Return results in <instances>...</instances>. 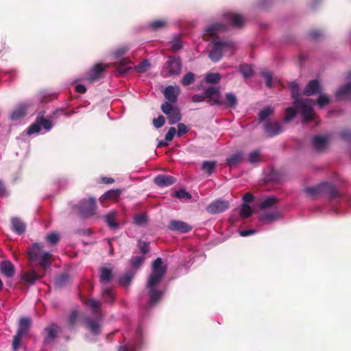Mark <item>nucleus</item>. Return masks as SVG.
Masks as SVG:
<instances>
[{
  "instance_id": "obj_1",
  "label": "nucleus",
  "mask_w": 351,
  "mask_h": 351,
  "mask_svg": "<svg viewBox=\"0 0 351 351\" xmlns=\"http://www.w3.org/2000/svg\"><path fill=\"white\" fill-rule=\"evenodd\" d=\"M167 265L163 264V261L160 257L157 258L152 263V272L148 278L146 285L149 296L147 304L149 306H153L158 304L164 295V291L158 289L156 286L161 282L167 272Z\"/></svg>"
},
{
  "instance_id": "obj_2",
  "label": "nucleus",
  "mask_w": 351,
  "mask_h": 351,
  "mask_svg": "<svg viewBox=\"0 0 351 351\" xmlns=\"http://www.w3.org/2000/svg\"><path fill=\"white\" fill-rule=\"evenodd\" d=\"M44 245L40 243H34L27 250L26 254L30 263L46 269L53 262L52 254L43 251Z\"/></svg>"
},
{
  "instance_id": "obj_3",
  "label": "nucleus",
  "mask_w": 351,
  "mask_h": 351,
  "mask_svg": "<svg viewBox=\"0 0 351 351\" xmlns=\"http://www.w3.org/2000/svg\"><path fill=\"white\" fill-rule=\"evenodd\" d=\"M300 112L302 117V122H307V99H295L293 103V106L289 107L285 110V121L289 122L292 121L297 113Z\"/></svg>"
},
{
  "instance_id": "obj_4",
  "label": "nucleus",
  "mask_w": 351,
  "mask_h": 351,
  "mask_svg": "<svg viewBox=\"0 0 351 351\" xmlns=\"http://www.w3.org/2000/svg\"><path fill=\"white\" fill-rule=\"evenodd\" d=\"M182 62L179 56H169L163 66L162 73L165 77L179 75L181 73Z\"/></svg>"
},
{
  "instance_id": "obj_5",
  "label": "nucleus",
  "mask_w": 351,
  "mask_h": 351,
  "mask_svg": "<svg viewBox=\"0 0 351 351\" xmlns=\"http://www.w3.org/2000/svg\"><path fill=\"white\" fill-rule=\"evenodd\" d=\"M234 43L232 42L225 40H215L213 43L212 50L209 53V58L215 62H218L221 56L222 53L226 51L234 49Z\"/></svg>"
},
{
  "instance_id": "obj_6",
  "label": "nucleus",
  "mask_w": 351,
  "mask_h": 351,
  "mask_svg": "<svg viewBox=\"0 0 351 351\" xmlns=\"http://www.w3.org/2000/svg\"><path fill=\"white\" fill-rule=\"evenodd\" d=\"M324 192L328 193L332 199L339 197V192L332 184L325 182L316 186L308 187V196L315 197Z\"/></svg>"
},
{
  "instance_id": "obj_7",
  "label": "nucleus",
  "mask_w": 351,
  "mask_h": 351,
  "mask_svg": "<svg viewBox=\"0 0 351 351\" xmlns=\"http://www.w3.org/2000/svg\"><path fill=\"white\" fill-rule=\"evenodd\" d=\"M162 112L167 115L168 121L170 125H174L182 119L180 110L173 107L169 102L165 101L161 106Z\"/></svg>"
},
{
  "instance_id": "obj_8",
  "label": "nucleus",
  "mask_w": 351,
  "mask_h": 351,
  "mask_svg": "<svg viewBox=\"0 0 351 351\" xmlns=\"http://www.w3.org/2000/svg\"><path fill=\"white\" fill-rule=\"evenodd\" d=\"M96 201L93 197L83 199L78 205L80 215L84 217H88L95 214Z\"/></svg>"
},
{
  "instance_id": "obj_9",
  "label": "nucleus",
  "mask_w": 351,
  "mask_h": 351,
  "mask_svg": "<svg viewBox=\"0 0 351 351\" xmlns=\"http://www.w3.org/2000/svg\"><path fill=\"white\" fill-rule=\"evenodd\" d=\"M230 206L229 202L224 199H218L212 202L206 207V211L210 214H217L224 212Z\"/></svg>"
},
{
  "instance_id": "obj_10",
  "label": "nucleus",
  "mask_w": 351,
  "mask_h": 351,
  "mask_svg": "<svg viewBox=\"0 0 351 351\" xmlns=\"http://www.w3.org/2000/svg\"><path fill=\"white\" fill-rule=\"evenodd\" d=\"M264 130L268 137H273L280 134L282 132V127L278 121H265Z\"/></svg>"
},
{
  "instance_id": "obj_11",
  "label": "nucleus",
  "mask_w": 351,
  "mask_h": 351,
  "mask_svg": "<svg viewBox=\"0 0 351 351\" xmlns=\"http://www.w3.org/2000/svg\"><path fill=\"white\" fill-rule=\"evenodd\" d=\"M168 228L180 233H186L192 230V227L187 223L179 220H171L168 225Z\"/></svg>"
},
{
  "instance_id": "obj_12",
  "label": "nucleus",
  "mask_w": 351,
  "mask_h": 351,
  "mask_svg": "<svg viewBox=\"0 0 351 351\" xmlns=\"http://www.w3.org/2000/svg\"><path fill=\"white\" fill-rule=\"evenodd\" d=\"M206 98H210L213 101L212 104L218 106L223 105V101L220 99V93L218 88L210 86L204 92Z\"/></svg>"
},
{
  "instance_id": "obj_13",
  "label": "nucleus",
  "mask_w": 351,
  "mask_h": 351,
  "mask_svg": "<svg viewBox=\"0 0 351 351\" xmlns=\"http://www.w3.org/2000/svg\"><path fill=\"white\" fill-rule=\"evenodd\" d=\"M59 327L56 324H51L45 328L46 336L44 338V343L49 344L52 343L58 335Z\"/></svg>"
},
{
  "instance_id": "obj_14",
  "label": "nucleus",
  "mask_w": 351,
  "mask_h": 351,
  "mask_svg": "<svg viewBox=\"0 0 351 351\" xmlns=\"http://www.w3.org/2000/svg\"><path fill=\"white\" fill-rule=\"evenodd\" d=\"M154 181L157 186L165 187L176 183V178L169 175L160 174L154 178Z\"/></svg>"
},
{
  "instance_id": "obj_15",
  "label": "nucleus",
  "mask_w": 351,
  "mask_h": 351,
  "mask_svg": "<svg viewBox=\"0 0 351 351\" xmlns=\"http://www.w3.org/2000/svg\"><path fill=\"white\" fill-rule=\"evenodd\" d=\"M163 93L168 102L176 103L180 93V88L170 85L165 89Z\"/></svg>"
},
{
  "instance_id": "obj_16",
  "label": "nucleus",
  "mask_w": 351,
  "mask_h": 351,
  "mask_svg": "<svg viewBox=\"0 0 351 351\" xmlns=\"http://www.w3.org/2000/svg\"><path fill=\"white\" fill-rule=\"evenodd\" d=\"M106 68V66L102 63L96 64L91 70V73L87 79L88 81L90 83H93L100 79L102 77L101 74Z\"/></svg>"
},
{
  "instance_id": "obj_17",
  "label": "nucleus",
  "mask_w": 351,
  "mask_h": 351,
  "mask_svg": "<svg viewBox=\"0 0 351 351\" xmlns=\"http://www.w3.org/2000/svg\"><path fill=\"white\" fill-rule=\"evenodd\" d=\"M224 16L230 25L234 27H241L244 23L243 16L237 13L228 12L224 14Z\"/></svg>"
},
{
  "instance_id": "obj_18",
  "label": "nucleus",
  "mask_w": 351,
  "mask_h": 351,
  "mask_svg": "<svg viewBox=\"0 0 351 351\" xmlns=\"http://www.w3.org/2000/svg\"><path fill=\"white\" fill-rule=\"evenodd\" d=\"M1 274L7 278H11L14 275L15 267L10 261H3L0 264Z\"/></svg>"
},
{
  "instance_id": "obj_19",
  "label": "nucleus",
  "mask_w": 351,
  "mask_h": 351,
  "mask_svg": "<svg viewBox=\"0 0 351 351\" xmlns=\"http://www.w3.org/2000/svg\"><path fill=\"white\" fill-rule=\"evenodd\" d=\"M86 328L95 335H97L101 332L100 324L90 317H86L84 320Z\"/></svg>"
},
{
  "instance_id": "obj_20",
  "label": "nucleus",
  "mask_w": 351,
  "mask_h": 351,
  "mask_svg": "<svg viewBox=\"0 0 351 351\" xmlns=\"http://www.w3.org/2000/svg\"><path fill=\"white\" fill-rule=\"evenodd\" d=\"M329 138L326 136H316L313 138V144L315 149L317 151H323L328 145Z\"/></svg>"
},
{
  "instance_id": "obj_21",
  "label": "nucleus",
  "mask_w": 351,
  "mask_h": 351,
  "mask_svg": "<svg viewBox=\"0 0 351 351\" xmlns=\"http://www.w3.org/2000/svg\"><path fill=\"white\" fill-rule=\"evenodd\" d=\"M351 95V84H347L340 87L335 93V97L338 101L346 99Z\"/></svg>"
},
{
  "instance_id": "obj_22",
  "label": "nucleus",
  "mask_w": 351,
  "mask_h": 351,
  "mask_svg": "<svg viewBox=\"0 0 351 351\" xmlns=\"http://www.w3.org/2000/svg\"><path fill=\"white\" fill-rule=\"evenodd\" d=\"M11 227L12 230L18 234H23L26 229L25 223L18 217H13L11 219Z\"/></svg>"
},
{
  "instance_id": "obj_23",
  "label": "nucleus",
  "mask_w": 351,
  "mask_h": 351,
  "mask_svg": "<svg viewBox=\"0 0 351 351\" xmlns=\"http://www.w3.org/2000/svg\"><path fill=\"white\" fill-rule=\"evenodd\" d=\"M121 193V191L120 189L109 190L100 197L99 201L103 204L106 200H117L119 199Z\"/></svg>"
},
{
  "instance_id": "obj_24",
  "label": "nucleus",
  "mask_w": 351,
  "mask_h": 351,
  "mask_svg": "<svg viewBox=\"0 0 351 351\" xmlns=\"http://www.w3.org/2000/svg\"><path fill=\"white\" fill-rule=\"evenodd\" d=\"M112 278L113 274L112 269L104 267L99 269V281L101 283H108Z\"/></svg>"
},
{
  "instance_id": "obj_25",
  "label": "nucleus",
  "mask_w": 351,
  "mask_h": 351,
  "mask_svg": "<svg viewBox=\"0 0 351 351\" xmlns=\"http://www.w3.org/2000/svg\"><path fill=\"white\" fill-rule=\"evenodd\" d=\"M226 29L227 26L225 24L217 23L208 27L206 29V34L210 36H215L218 32L226 31Z\"/></svg>"
},
{
  "instance_id": "obj_26",
  "label": "nucleus",
  "mask_w": 351,
  "mask_h": 351,
  "mask_svg": "<svg viewBox=\"0 0 351 351\" xmlns=\"http://www.w3.org/2000/svg\"><path fill=\"white\" fill-rule=\"evenodd\" d=\"M40 276L35 271H29L23 274L21 276V280L25 282H27L30 285H34L36 280L40 279Z\"/></svg>"
},
{
  "instance_id": "obj_27",
  "label": "nucleus",
  "mask_w": 351,
  "mask_h": 351,
  "mask_svg": "<svg viewBox=\"0 0 351 351\" xmlns=\"http://www.w3.org/2000/svg\"><path fill=\"white\" fill-rule=\"evenodd\" d=\"M132 64L129 58H123L117 65V71L121 75H124L131 69L130 64Z\"/></svg>"
},
{
  "instance_id": "obj_28",
  "label": "nucleus",
  "mask_w": 351,
  "mask_h": 351,
  "mask_svg": "<svg viewBox=\"0 0 351 351\" xmlns=\"http://www.w3.org/2000/svg\"><path fill=\"white\" fill-rule=\"evenodd\" d=\"M279 202V199L274 196L265 197L259 205L261 210H265L272 207Z\"/></svg>"
},
{
  "instance_id": "obj_29",
  "label": "nucleus",
  "mask_w": 351,
  "mask_h": 351,
  "mask_svg": "<svg viewBox=\"0 0 351 351\" xmlns=\"http://www.w3.org/2000/svg\"><path fill=\"white\" fill-rule=\"evenodd\" d=\"M101 294L104 302L112 304L114 302V293L112 289L104 287L101 290Z\"/></svg>"
},
{
  "instance_id": "obj_30",
  "label": "nucleus",
  "mask_w": 351,
  "mask_h": 351,
  "mask_svg": "<svg viewBox=\"0 0 351 351\" xmlns=\"http://www.w3.org/2000/svg\"><path fill=\"white\" fill-rule=\"evenodd\" d=\"M31 326V319L28 317H23L20 319L19 328L17 332L25 335L27 333L29 328Z\"/></svg>"
},
{
  "instance_id": "obj_31",
  "label": "nucleus",
  "mask_w": 351,
  "mask_h": 351,
  "mask_svg": "<svg viewBox=\"0 0 351 351\" xmlns=\"http://www.w3.org/2000/svg\"><path fill=\"white\" fill-rule=\"evenodd\" d=\"M322 88L317 80L308 82V96L320 94Z\"/></svg>"
},
{
  "instance_id": "obj_32",
  "label": "nucleus",
  "mask_w": 351,
  "mask_h": 351,
  "mask_svg": "<svg viewBox=\"0 0 351 351\" xmlns=\"http://www.w3.org/2000/svg\"><path fill=\"white\" fill-rule=\"evenodd\" d=\"M70 282V276L67 274H62L58 276L55 280V286L62 289L66 287Z\"/></svg>"
},
{
  "instance_id": "obj_33",
  "label": "nucleus",
  "mask_w": 351,
  "mask_h": 351,
  "mask_svg": "<svg viewBox=\"0 0 351 351\" xmlns=\"http://www.w3.org/2000/svg\"><path fill=\"white\" fill-rule=\"evenodd\" d=\"M243 159V154L241 152H237L232 154L227 158V164L230 167H236L239 165Z\"/></svg>"
},
{
  "instance_id": "obj_34",
  "label": "nucleus",
  "mask_w": 351,
  "mask_h": 351,
  "mask_svg": "<svg viewBox=\"0 0 351 351\" xmlns=\"http://www.w3.org/2000/svg\"><path fill=\"white\" fill-rule=\"evenodd\" d=\"M217 165V162L214 160H205L202 162L201 169L202 171H205L208 175H211Z\"/></svg>"
},
{
  "instance_id": "obj_35",
  "label": "nucleus",
  "mask_w": 351,
  "mask_h": 351,
  "mask_svg": "<svg viewBox=\"0 0 351 351\" xmlns=\"http://www.w3.org/2000/svg\"><path fill=\"white\" fill-rule=\"evenodd\" d=\"M27 108L25 106H20L15 109L10 114V119L12 121L19 120L23 117H24L27 112Z\"/></svg>"
},
{
  "instance_id": "obj_36",
  "label": "nucleus",
  "mask_w": 351,
  "mask_h": 351,
  "mask_svg": "<svg viewBox=\"0 0 351 351\" xmlns=\"http://www.w3.org/2000/svg\"><path fill=\"white\" fill-rule=\"evenodd\" d=\"M280 217L279 212H272V213H267L261 215L260 219L263 221L267 223H271L276 219H278Z\"/></svg>"
},
{
  "instance_id": "obj_37",
  "label": "nucleus",
  "mask_w": 351,
  "mask_h": 351,
  "mask_svg": "<svg viewBox=\"0 0 351 351\" xmlns=\"http://www.w3.org/2000/svg\"><path fill=\"white\" fill-rule=\"evenodd\" d=\"M37 120H38V123L40 126H43L45 130H49L52 128V123L50 119H45L44 117V114L40 112L36 117Z\"/></svg>"
},
{
  "instance_id": "obj_38",
  "label": "nucleus",
  "mask_w": 351,
  "mask_h": 351,
  "mask_svg": "<svg viewBox=\"0 0 351 351\" xmlns=\"http://www.w3.org/2000/svg\"><path fill=\"white\" fill-rule=\"evenodd\" d=\"M223 102L228 107L234 108L237 105V99L232 93H228L226 94V101Z\"/></svg>"
},
{
  "instance_id": "obj_39",
  "label": "nucleus",
  "mask_w": 351,
  "mask_h": 351,
  "mask_svg": "<svg viewBox=\"0 0 351 351\" xmlns=\"http://www.w3.org/2000/svg\"><path fill=\"white\" fill-rule=\"evenodd\" d=\"M239 71L244 78H249L253 74V71L250 64H242L239 66Z\"/></svg>"
},
{
  "instance_id": "obj_40",
  "label": "nucleus",
  "mask_w": 351,
  "mask_h": 351,
  "mask_svg": "<svg viewBox=\"0 0 351 351\" xmlns=\"http://www.w3.org/2000/svg\"><path fill=\"white\" fill-rule=\"evenodd\" d=\"M105 221L108 226L112 229H116L118 227V223L115 221V213H110L105 216Z\"/></svg>"
},
{
  "instance_id": "obj_41",
  "label": "nucleus",
  "mask_w": 351,
  "mask_h": 351,
  "mask_svg": "<svg viewBox=\"0 0 351 351\" xmlns=\"http://www.w3.org/2000/svg\"><path fill=\"white\" fill-rule=\"evenodd\" d=\"M273 113V108L271 106H267L260 111L258 114V119L260 121H263Z\"/></svg>"
},
{
  "instance_id": "obj_42",
  "label": "nucleus",
  "mask_w": 351,
  "mask_h": 351,
  "mask_svg": "<svg viewBox=\"0 0 351 351\" xmlns=\"http://www.w3.org/2000/svg\"><path fill=\"white\" fill-rule=\"evenodd\" d=\"M86 304L92 308L93 313H98L101 309L100 302L94 298L88 299L86 302Z\"/></svg>"
},
{
  "instance_id": "obj_43",
  "label": "nucleus",
  "mask_w": 351,
  "mask_h": 351,
  "mask_svg": "<svg viewBox=\"0 0 351 351\" xmlns=\"http://www.w3.org/2000/svg\"><path fill=\"white\" fill-rule=\"evenodd\" d=\"M289 88L291 89V97L295 99H300V88L299 85L295 82H292L289 84Z\"/></svg>"
},
{
  "instance_id": "obj_44",
  "label": "nucleus",
  "mask_w": 351,
  "mask_h": 351,
  "mask_svg": "<svg viewBox=\"0 0 351 351\" xmlns=\"http://www.w3.org/2000/svg\"><path fill=\"white\" fill-rule=\"evenodd\" d=\"M315 104H317L320 108L330 104V100L326 95H319L318 98L315 100Z\"/></svg>"
},
{
  "instance_id": "obj_45",
  "label": "nucleus",
  "mask_w": 351,
  "mask_h": 351,
  "mask_svg": "<svg viewBox=\"0 0 351 351\" xmlns=\"http://www.w3.org/2000/svg\"><path fill=\"white\" fill-rule=\"evenodd\" d=\"M145 261V257L143 256H132L130 259V264L132 267L138 269L141 267Z\"/></svg>"
},
{
  "instance_id": "obj_46",
  "label": "nucleus",
  "mask_w": 351,
  "mask_h": 351,
  "mask_svg": "<svg viewBox=\"0 0 351 351\" xmlns=\"http://www.w3.org/2000/svg\"><path fill=\"white\" fill-rule=\"evenodd\" d=\"M195 76L193 73H187L182 80V84L184 86H189L195 82Z\"/></svg>"
},
{
  "instance_id": "obj_47",
  "label": "nucleus",
  "mask_w": 351,
  "mask_h": 351,
  "mask_svg": "<svg viewBox=\"0 0 351 351\" xmlns=\"http://www.w3.org/2000/svg\"><path fill=\"white\" fill-rule=\"evenodd\" d=\"M40 130V126L38 123V120L36 119L35 121L32 123L27 128V133L29 135H31L34 133L39 132Z\"/></svg>"
},
{
  "instance_id": "obj_48",
  "label": "nucleus",
  "mask_w": 351,
  "mask_h": 351,
  "mask_svg": "<svg viewBox=\"0 0 351 351\" xmlns=\"http://www.w3.org/2000/svg\"><path fill=\"white\" fill-rule=\"evenodd\" d=\"M252 215V209L247 204H243L241 210L240 215L242 218L246 219Z\"/></svg>"
},
{
  "instance_id": "obj_49",
  "label": "nucleus",
  "mask_w": 351,
  "mask_h": 351,
  "mask_svg": "<svg viewBox=\"0 0 351 351\" xmlns=\"http://www.w3.org/2000/svg\"><path fill=\"white\" fill-rule=\"evenodd\" d=\"M150 67L149 62L147 60H144L140 64L135 66V69L138 73H144Z\"/></svg>"
},
{
  "instance_id": "obj_50",
  "label": "nucleus",
  "mask_w": 351,
  "mask_h": 351,
  "mask_svg": "<svg viewBox=\"0 0 351 351\" xmlns=\"http://www.w3.org/2000/svg\"><path fill=\"white\" fill-rule=\"evenodd\" d=\"M45 240L50 245H54L59 241L60 237L58 234L52 232L46 236Z\"/></svg>"
},
{
  "instance_id": "obj_51",
  "label": "nucleus",
  "mask_w": 351,
  "mask_h": 351,
  "mask_svg": "<svg viewBox=\"0 0 351 351\" xmlns=\"http://www.w3.org/2000/svg\"><path fill=\"white\" fill-rule=\"evenodd\" d=\"M129 49L130 47L127 45L121 46L114 51L113 56L115 58H119L126 53Z\"/></svg>"
},
{
  "instance_id": "obj_52",
  "label": "nucleus",
  "mask_w": 351,
  "mask_h": 351,
  "mask_svg": "<svg viewBox=\"0 0 351 351\" xmlns=\"http://www.w3.org/2000/svg\"><path fill=\"white\" fill-rule=\"evenodd\" d=\"M205 80L208 83L217 84L221 80V76L219 73H208L206 75Z\"/></svg>"
},
{
  "instance_id": "obj_53",
  "label": "nucleus",
  "mask_w": 351,
  "mask_h": 351,
  "mask_svg": "<svg viewBox=\"0 0 351 351\" xmlns=\"http://www.w3.org/2000/svg\"><path fill=\"white\" fill-rule=\"evenodd\" d=\"M167 23L164 20L154 21L150 23L149 27L154 30H158L166 27Z\"/></svg>"
},
{
  "instance_id": "obj_54",
  "label": "nucleus",
  "mask_w": 351,
  "mask_h": 351,
  "mask_svg": "<svg viewBox=\"0 0 351 351\" xmlns=\"http://www.w3.org/2000/svg\"><path fill=\"white\" fill-rule=\"evenodd\" d=\"M175 195L180 199H184L186 200H188L191 199L192 197L191 195L189 192L186 191L185 189H180L179 191H176Z\"/></svg>"
},
{
  "instance_id": "obj_55",
  "label": "nucleus",
  "mask_w": 351,
  "mask_h": 351,
  "mask_svg": "<svg viewBox=\"0 0 351 351\" xmlns=\"http://www.w3.org/2000/svg\"><path fill=\"white\" fill-rule=\"evenodd\" d=\"M57 98V95L56 93H50L45 94L39 98V101L40 103H48L50 102Z\"/></svg>"
},
{
  "instance_id": "obj_56",
  "label": "nucleus",
  "mask_w": 351,
  "mask_h": 351,
  "mask_svg": "<svg viewBox=\"0 0 351 351\" xmlns=\"http://www.w3.org/2000/svg\"><path fill=\"white\" fill-rule=\"evenodd\" d=\"M23 336V335H22L18 332L14 336L13 341H12V348H13L14 351H16L18 350Z\"/></svg>"
},
{
  "instance_id": "obj_57",
  "label": "nucleus",
  "mask_w": 351,
  "mask_h": 351,
  "mask_svg": "<svg viewBox=\"0 0 351 351\" xmlns=\"http://www.w3.org/2000/svg\"><path fill=\"white\" fill-rule=\"evenodd\" d=\"M315 105V99H308V123L313 121L315 116V112L312 106Z\"/></svg>"
},
{
  "instance_id": "obj_58",
  "label": "nucleus",
  "mask_w": 351,
  "mask_h": 351,
  "mask_svg": "<svg viewBox=\"0 0 351 351\" xmlns=\"http://www.w3.org/2000/svg\"><path fill=\"white\" fill-rule=\"evenodd\" d=\"M132 278L133 274L131 272H128L120 278L119 283L123 286L128 285Z\"/></svg>"
},
{
  "instance_id": "obj_59",
  "label": "nucleus",
  "mask_w": 351,
  "mask_h": 351,
  "mask_svg": "<svg viewBox=\"0 0 351 351\" xmlns=\"http://www.w3.org/2000/svg\"><path fill=\"white\" fill-rule=\"evenodd\" d=\"M308 36L313 40H319L322 38L323 33L320 29H311L308 32Z\"/></svg>"
},
{
  "instance_id": "obj_60",
  "label": "nucleus",
  "mask_w": 351,
  "mask_h": 351,
  "mask_svg": "<svg viewBox=\"0 0 351 351\" xmlns=\"http://www.w3.org/2000/svg\"><path fill=\"white\" fill-rule=\"evenodd\" d=\"M261 75L265 78L266 86L268 88H271L273 86V76L270 72H263L261 73Z\"/></svg>"
},
{
  "instance_id": "obj_61",
  "label": "nucleus",
  "mask_w": 351,
  "mask_h": 351,
  "mask_svg": "<svg viewBox=\"0 0 351 351\" xmlns=\"http://www.w3.org/2000/svg\"><path fill=\"white\" fill-rule=\"evenodd\" d=\"M138 246L141 252L143 254H146L149 251V243L148 242H145V241L139 240L138 241Z\"/></svg>"
},
{
  "instance_id": "obj_62",
  "label": "nucleus",
  "mask_w": 351,
  "mask_h": 351,
  "mask_svg": "<svg viewBox=\"0 0 351 351\" xmlns=\"http://www.w3.org/2000/svg\"><path fill=\"white\" fill-rule=\"evenodd\" d=\"M78 313L76 311H73L69 316V325L71 328H73L77 320Z\"/></svg>"
},
{
  "instance_id": "obj_63",
  "label": "nucleus",
  "mask_w": 351,
  "mask_h": 351,
  "mask_svg": "<svg viewBox=\"0 0 351 351\" xmlns=\"http://www.w3.org/2000/svg\"><path fill=\"white\" fill-rule=\"evenodd\" d=\"M182 44L181 40L179 38H175L171 42V50L174 51H177L182 49Z\"/></svg>"
},
{
  "instance_id": "obj_64",
  "label": "nucleus",
  "mask_w": 351,
  "mask_h": 351,
  "mask_svg": "<svg viewBox=\"0 0 351 351\" xmlns=\"http://www.w3.org/2000/svg\"><path fill=\"white\" fill-rule=\"evenodd\" d=\"M165 117L162 115H160L158 118L153 119V124L156 128H161L165 124Z\"/></svg>"
}]
</instances>
